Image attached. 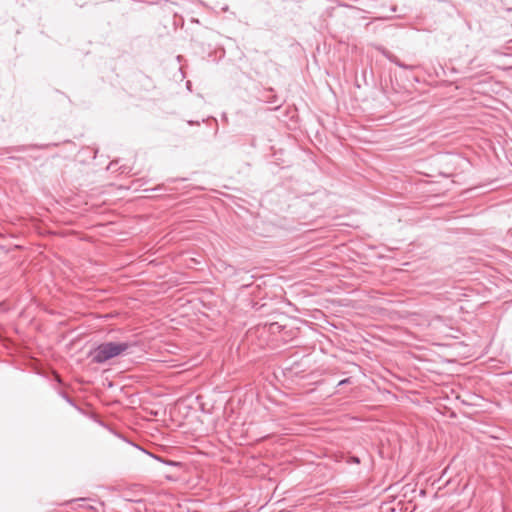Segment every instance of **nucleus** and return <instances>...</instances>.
<instances>
[{
    "label": "nucleus",
    "mask_w": 512,
    "mask_h": 512,
    "mask_svg": "<svg viewBox=\"0 0 512 512\" xmlns=\"http://www.w3.org/2000/svg\"><path fill=\"white\" fill-rule=\"evenodd\" d=\"M131 347L127 342H104L90 351L91 361L96 364H102L108 360L123 354Z\"/></svg>",
    "instance_id": "f257e3e1"
},
{
    "label": "nucleus",
    "mask_w": 512,
    "mask_h": 512,
    "mask_svg": "<svg viewBox=\"0 0 512 512\" xmlns=\"http://www.w3.org/2000/svg\"><path fill=\"white\" fill-rule=\"evenodd\" d=\"M157 460L167 464V465H170V466H180L181 463L180 462H176V461H173V460H164L160 457H156Z\"/></svg>",
    "instance_id": "f03ea898"
},
{
    "label": "nucleus",
    "mask_w": 512,
    "mask_h": 512,
    "mask_svg": "<svg viewBox=\"0 0 512 512\" xmlns=\"http://www.w3.org/2000/svg\"><path fill=\"white\" fill-rule=\"evenodd\" d=\"M390 61H392L393 63H395L397 66H399L401 68H404V69L409 68L407 65L401 63L396 57L390 58Z\"/></svg>",
    "instance_id": "7ed1b4c3"
},
{
    "label": "nucleus",
    "mask_w": 512,
    "mask_h": 512,
    "mask_svg": "<svg viewBox=\"0 0 512 512\" xmlns=\"http://www.w3.org/2000/svg\"><path fill=\"white\" fill-rule=\"evenodd\" d=\"M391 17L390 16H385V17H378V18H375V20H388L390 19Z\"/></svg>",
    "instance_id": "20e7f679"
},
{
    "label": "nucleus",
    "mask_w": 512,
    "mask_h": 512,
    "mask_svg": "<svg viewBox=\"0 0 512 512\" xmlns=\"http://www.w3.org/2000/svg\"><path fill=\"white\" fill-rule=\"evenodd\" d=\"M348 382H349V379L347 378V379L341 380V381L339 382V385H344V384H346V383H348Z\"/></svg>",
    "instance_id": "39448f33"
},
{
    "label": "nucleus",
    "mask_w": 512,
    "mask_h": 512,
    "mask_svg": "<svg viewBox=\"0 0 512 512\" xmlns=\"http://www.w3.org/2000/svg\"><path fill=\"white\" fill-rule=\"evenodd\" d=\"M188 124L189 125H194V124L199 125V122L188 121Z\"/></svg>",
    "instance_id": "423d86ee"
},
{
    "label": "nucleus",
    "mask_w": 512,
    "mask_h": 512,
    "mask_svg": "<svg viewBox=\"0 0 512 512\" xmlns=\"http://www.w3.org/2000/svg\"><path fill=\"white\" fill-rule=\"evenodd\" d=\"M390 10H391L392 12H396V11H397V7H396V6H392Z\"/></svg>",
    "instance_id": "0eeeda50"
},
{
    "label": "nucleus",
    "mask_w": 512,
    "mask_h": 512,
    "mask_svg": "<svg viewBox=\"0 0 512 512\" xmlns=\"http://www.w3.org/2000/svg\"><path fill=\"white\" fill-rule=\"evenodd\" d=\"M353 462H357V463H358V462H359V459H358V458H355V459H353Z\"/></svg>",
    "instance_id": "6e6552de"
}]
</instances>
